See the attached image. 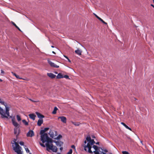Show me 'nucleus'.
Here are the masks:
<instances>
[{
  "label": "nucleus",
  "instance_id": "obj_28",
  "mask_svg": "<svg viewBox=\"0 0 154 154\" xmlns=\"http://www.w3.org/2000/svg\"><path fill=\"white\" fill-rule=\"evenodd\" d=\"M62 136L60 134L57 137L56 139H59L60 138H62Z\"/></svg>",
  "mask_w": 154,
  "mask_h": 154
},
{
  "label": "nucleus",
  "instance_id": "obj_26",
  "mask_svg": "<svg viewBox=\"0 0 154 154\" xmlns=\"http://www.w3.org/2000/svg\"><path fill=\"white\" fill-rule=\"evenodd\" d=\"M16 77L18 79H23V80H24V79H22V78H20V77L19 76V75H16Z\"/></svg>",
  "mask_w": 154,
  "mask_h": 154
},
{
  "label": "nucleus",
  "instance_id": "obj_32",
  "mask_svg": "<svg viewBox=\"0 0 154 154\" xmlns=\"http://www.w3.org/2000/svg\"><path fill=\"white\" fill-rule=\"evenodd\" d=\"M63 78H65L66 79H68L69 78V76L68 75H65L64 76H63Z\"/></svg>",
  "mask_w": 154,
  "mask_h": 154
},
{
  "label": "nucleus",
  "instance_id": "obj_4",
  "mask_svg": "<svg viewBox=\"0 0 154 154\" xmlns=\"http://www.w3.org/2000/svg\"><path fill=\"white\" fill-rule=\"evenodd\" d=\"M58 120L60 119L61 121L64 123H66V118L64 116H59L58 117Z\"/></svg>",
  "mask_w": 154,
  "mask_h": 154
},
{
  "label": "nucleus",
  "instance_id": "obj_49",
  "mask_svg": "<svg viewBox=\"0 0 154 154\" xmlns=\"http://www.w3.org/2000/svg\"><path fill=\"white\" fill-rule=\"evenodd\" d=\"M2 80L1 79H0V81L2 82Z\"/></svg>",
  "mask_w": 154,
  "mask_h": 154
},
{
  "label": "nucleus",
  "instance_id": "obj_31",
  "mask_svg": "<svg viewBox=\"0 0 154 154\" xmlns=\"http://www.w3.org/2000/svg\"><path fill=\"white\" fill-rule=\"evenodd\" d=\"M49 129V128H44V129L43 130L45 132H46Z\"/></svg>",
  "mask_w": 154,
  "mask_h": 154
},
{
  "label": "nucleus",
  "instance_id": "obj_38",
  "mask_svg": "<svg viewBox=\"0 0 154 154\" xmlns=\"http://www.w3.org/2000/svg\"><path fill=\"white\" fill-rule=\"evenodd\" d=\"M40 145L42 146H43V147H45V145L41 143H40Z\"/></svg>",
  "mask_w": 154,
  "mask_h": 154
},
{
  "label": "nucleus",
  "instance_id": "obj_23",
  "mask_svg": "<svg viewBox=\"0 0 154 154\" xmlns=\"http://www.w3.org/2000/svg\"><path fill=\"white\" fill-rule=\"evenodd\" d=\"M16 117H17V119L18 120V121H19L21 120V118L20 116L19 115H17Z\"/></svg>",
  "mask_w": 154,
  "mask_h": 154
},
{
  "label": "nucleus",
  "instance_id": "obj_46",
  "mask_svg": "<svg viewBox=\"0 0 154 154\" xmlns=\"http://www.w3.org/2000/svg\"><path fill=\"white\" fill-rule=\"evenodd\" d=\"M102 153L103 154H106V153H105L103 152H102Z\"/></svg>",
  "mask_w": 154,
  "mask_h": 154
},
{
  "label": "nucleus",
  "instance_id": "obj_47",
  "mask_svg": "<svg viewBox=\"0 0 154 154\" xmlns=\"http://www.w3.org/2000/svg\"><path fill=\"white\" fill-rule=\"evenodd\" d=\"M52 53H53V54H56V53H55L54 51H52Z\"/></svg>",
  "mask_w": 154,
  "mask_h": 154
},
{
  "label": "nucleus",
  "instance_id": "obj_42",
  "mask_svg": "<svg viewBox=\"0 0 154 154\" xmlns=\"http://www.w3.org/2000/svg\"><path fill=\"white\" fill-rule=\"evenodd\" d=\"M63 149V148L62 147H61L60 148V151H61Z\"/></svg>",
  "mask_w": 154,
  "mask_h": 154
},
{
  "label": "nucleus",
  "instance_id": "obj_29",
  "mask_svg": "<svg viewBox=\"0 0 154 154\" xmlns=\"http://www.w3.org/2000/svg\"><path fill=\"white\" fill-rule=\"evenodd\" d=\"M122 153L123 154H129L128 152L126 151H122Z\"/></svg>",
  "mask_w": 154,
  "mask_h": 154
},
{
  "label": "nucleus",
  "instance_id": "obj_51",
  "mask_svg": "<svg viewBox=\"0 0 154 154\" xmlns=\"http://www.w3.org/2000/svg\"><path fill=\"white\" fill-rule=\"evenodd\" d=\"M2 100L1 99V98H0V101H2Z\"/></svg>",
  "mask_w": 154,
  "mask_h": 154
},
{
  "label": "nucleus",
  "instance_id": "obj_25",
  "mask_svg": "<svg viewBox=\"0 0 154 154\" xmlns=\"http://www.w3.org/2000/svg\"><path fill=\"white\" fill-rule=\"evenodd\" d=\"M45 132V131H44V130H41L40 132V134L41 135H42L43 134H45L44 133Z\"/></svg>",
  "mask_w": 154,
  "mask_h": 154
},
{
  "label": "nucleus",
  "instance_id": "obj_7",
  "mask_svg": "<svg viewBox=\"0 0 154 154\" xmlns=\"http://www.w3.org/2000/svg\"><path fill=\"white\" fill-rule=\"evenodd\" d=\"M34 135V133L33 131L32 130H30L26 134L27 137H32Z\"/></svg>",
  "mask_w": 154,
  "mask_h": 154
},
{
  "label": "nucleus",
  "instance_id": "obj_52",
  "mask_svg": "<svg viewBox=\"0 0 154 154\" xmlns=\"http://www.w3.org/2000/svg\"><path fill=\"white\" fill-rule=\"evenodd\" d=\"M153 2L154 3V2Z\"/></svg>",
  "mask_w": 154,
  "mask_h": 154
},
{
  "label": "nucleus",
  "instance_id": "obj_48",
  "mask_svg": "<svg viewBox=\"0 0 154 154\" xmlns=\"http://www.w3.org/2000/svg\"><path fill=\"white\" fill-rule=\"evenodd\" d=\"M51 47L53 48H54V47L53 46H51Z\"/></svg>",
  "mask_w": 154,
  "mask_h": 154
},
{
  "label": "nucleus",
  "instance_id": "obj_50",
  "mask_svg": "<svg viewBox=\"0 0 154 154\" xmlns=\"http://www.w3.org/2000/svg\"><path fill=\"white\" fill-rule=\"evenodd\" d=\"M96 144H99V143L97 142V143H96Z\"/></svg>",
  "mask_w": 154,
  "mask_h": 154
},
{
  "label": "nucleus",
  "instance_id": "obj_22",
  "mask_svg": "<svg viewBox=\"0 0 154 154\" xmlns=\"http://www.w3.org/2000/svg\"><path fill=\"white\" fill-rule=\"evenodd\" d=\"M13 25L14 26L19 30L20 31V29L13 22H12Z\"/></svg>",
  "mask_w": 154,
  "mask_h": 154
},
{
  "label": "nucleus",
  "instance_id": "obj_43",
  "mask_svg": "<svg viewBox=\"0 0 154 154\" xmlns=\"http://www.w3.org/2000/svg\"><path fill=\"white\" fill-rule=\"evenodd\" d=\"M64 57H65V58H66L67 59H68V57L67 56H65V55H64Z\"/></svg>",
  "mask_w": 154,
  "mask_h": 154
},
{
  "label": "nucleus",
  "instance_id": "obj_45",
  "mask_svg": "<svg viewBox=\"0 0 154 154\" xmlns=\"http://www.w3.org/2000/svg\"><path fill=\"white\" fill-rule=\"evenodd\" d=\"M151 6L153 8H154V5H153L151 4Z\"/></svg>",
  "mask_w": 154,
  "mask_h": 154
},
{
  "label": "nucleus",
  "instance_id": "obj_9",
  "mask_svg": "<svg viewBox=\"0 0 154 154\" xmlns=\"http://www.w3.org/2000/svg\"><path fill=\"white\" fill-rule=\"evenodd\" d=\"M19 133V130L18 127H15L14 128V134L17 135Z\"/></svg>",
  "mask_w": 154,
  "mask_h": 154
},
{
  "label": "nucleus",
  "instance_id": "obj_5",
  "mask_svg": "<svg viewBox=\"0 0 154 154\" xmlns=\"http://www.w3.org/2000/svg\"><path fill=\"white\" fill-rule=\"evenodd\" d=\"M48 62L49 64L50 65V66L53 67H55L57 68H58L59 67V66H57L56 64H55L54 63H52L51 61H50L49 60H48Z\"/></svg>",
  "mask_w": 154,
  "mask_h": 154
},
{
  "label": "nucleus",
  "instance_id": "obj_27",
  "mask_svg": "<svg viewBox=\"0 0 154 154\" xmlns=\"http://www.w3.org/2000/svg\"><path fill=\"white\" fill-rule=\"evenodd\" d=\"M72 151L71 149H70L69 152L67 153V154H71L72 153Z\"/></svg>",
  "mask_w": 154,
  "mask_h": 154
},
{
  "label": "nucleus",
  "instance_id": "obj_11",
  "mask_svg": "<svg viewBox=\"0 0 154 154\" xmlns=\"http://www.w3.org/2000/svg\"><path fill=\"white\" fill-rule=\"evenodd\" d=\"M54 142L56 143L57 146H61L63 144V143L60 141H54Z\"/></svg>",
  "mask_w": 154,
  "mask_h": 154
},
{
  "label": "nucleus",
  "instance_id": "obj_20",
  "mask_svg": "<svg viewBox=\"0 0 154 154\" xmlns=\"http://www.w3.org/2000/svg\"><path fill=\"white\" fill-rule=\"evenodd\" d=\"M72 123L74 125L76 126H78L80 125V123L79 122H72Z\"/></svg>",
  "mask_w": 154,
  "mask_h": 154
},
{
  "label": "nucleus",
  "instance_id": "obj_24",
  "mask_svg": "<svg viewBox=\"0 0 154 154\" xmlns=\"http://www.w3.org/2000/svg\"><path fill=\"white\" fill-rule=\"evenodd\" d=\"M99 20L101 22H102L103 23L106 24L107 25V24L105 22V21H104L101 18H100L99 19Z\"/></svg>",
  "mask_w": 154,
  "mask_h": 154
},
{
  "label": "nucleus",
  "instance_id": "obj_21",
  "mask_svg": "<svg viewBox=\"0 0 154 154\" xmlns=\"http://www.w3.org/2000/svg\"><path fill=\"white\" fill-rule=\"evenodd\" d=\"M91 137L90 136H87L86 138V140L88 141V143H89L91 140Z\"/></svg>",
  "mask_w": 154,
  "mask_h": 154
},
{
  "label": "nucleus",
  "instance_id": "obj_34",
  "mask_svg": "<svg viewBox=\"0 0 154 154\" xmlns=\"http://www.w3.org/2000/svg\"><path fill=\"white\" fill-rule=\"evenodd\" d=\"M20 144L21 145H24V143L22 141H21L20 142Z\"/></svg>",
  "mask_w": 154,
  "mask_h": 154
},
{
  "label": "nucleus",
  "instance_id": "obj_44",
  "mask_svg": "<svg viewBox=\"0 0 154 154\" xmlns=\"http://www.w3.org/2000/svg\"><path fill=\"white\" fill-rule=\"evenodd\" d=\"M68 61L69 62H71V60L69 59V58H68V59H67Z\"/></svg>",
  "mask_w": 154,
  "mask_h": 154
},
{
  "label": "nucleus",
  "instance_id": "obj_40",
  "mask_svg": "<svg viewBox=\"0 0 154 154\" xmlns=\"http://www.w3.org/2000/svg\"><path fill=\"white\" fill-rule=\"evenodd\" d=\"M71 147L72 148L75 149V146L74 145H72L71 146Z\"/></svg>",
  "mask_w": 154,
  "mask_h": 154
},
{
  "label": "nucleus",
  "instance_id": "obj_16",
  "mask_svg": "<svg viewBox=\"0 0 154 154\" xmlns=\"http://www.w3.org/2000/svg\"><path fill=\"white\" fill-rule=\"evenodd\" d=\"M58 110L57 108L56 107H55L53 111L52 112V113L53 114H55L56 113L57 111Z\"/></svg>",
  "mask_w": 154,
  "mask_h": 154
},
{
  "label": "nucleus",
  "instance_id": "obj_2",
  "mask_svg": "<svg viewBox=\"0 0 154 154\" xmlns=\"http://www.w3.org/2000/svg\"><path fill=\"white\" fill-rule=\"evenodd\" d=\"M83 146L84 148V150L92 154L93 152L95 154H100V151L98 147L97 146L93 145L92 148L94 149V150L93 152L91 149L92 146L89 143H87L86 140L85 141Z\"/></svg>",
  "mask_w": 154,
  "mask_h": 154
},
{
  "label": "nucleus",
  "instance_id": "obj_30",
  "mask_svg": "<svg viewBox=\"0 0 154 154\" xmlns=\"http://www.w3.org/2000/svg\"><path fill=\"white\" fill-rule=\"evenodd\" d=\"M126 128L129 129V130L131 131L132 130L131 128L129 127L127 125H126V126L125 127Z\"/></svg>",
  "mask_w": 154,
  "mask_h": 154
},
{
  "label": "nucleus",
  "instance_id": "obj_39",
  "mask_svg": "<svg viewBox=\"0 0 154 154\" xmlns=\"http://www.w3.org/2000/svg\"><path fill=\"white\" fill-rule=\"evenodd\" d=\"M11 73L13 74V75H14L16 77V75H17V74L16 73L13 72H11Z\"/></svg>",
  "mask_w": 154,
  "mask_h": 154
},
{
  "label": "nucleus",
  "instance_id": "obj_36",
  "mask_svg": "<svg viewBox=\"0 0 154 154\" xmlns=\"http://www.w3.org/2000/svg\"><path fill=\"white\" fill-rule=\"evenodd\" d=\"M26 150L27 153H29V150L28 148H26L25 149Z\"/></svg>",
  "mask_w": 154,
  "mask_h": 154
},
{
  "label": "nucleus",
  "instance_id": "obj_6",
  "mask_svg": "<svg viewBox=\"0 0 154 154\" xmlns=\"http://www.w3.org/2000/svg\"><path fill=\"white\" fill-rule=\"evenodd\" d=\"M11 120L13 125L15 127H18L19 125L18 123L15 121L14 118H12Z\"/></svg>",
  "mask_w": 154,
  "mask_h": 154
},
{
  "label": "nucleus",
  "instance_id": "obj_15",
  "mask_svg": "<svg viewBox=\"0 0 154 154\" xmlns=\"http://www.w3.org/2000/svg\"><path fill=\"white\" fill-rule=\"evenodd\" d=\"M57 79H61L63 78V76L62 75L61 73H59L57 75Z\"/></svg>",
  "mask_w": 154,
  "mask_h": 154
},
{
  "label": "nucleus",
  "instance_id": "obj_13",
  "mask_svg": "<svg viewBox=\"0 0 154 154\" xmlns=\"http://www.w3.org/2000/svg\"><path fill=\"white\" fill-rule=\"evenodd\" d=\"M29 116L31 119H32L33 120H35L36 117V116L35 114H29Z\"/></svg>",
  "mask_w": 154,
  "mask_h": 154
},
{
  "label": "nucleus",
  "instance_id": "obj_8",
  "mask_svg": "<svg viewBox=\"0 0 154 154\" xmlns=\"http://www.w3.org/2000/svg\"><path fill=\"white\" fill-rule=\"evenodd\" d=\"M47 75L50 78L52 79L56 77V75L51 73H47Z\"/></svg>",
  "mask_w": 154,
  "mask_h": 154
},
{
  "label": "nucleus",
  "instance_id": "obj_10",
  "mask_svg": "<svg viewBox=\"0 0 154 154\" xmlns=\"http://www.w3.org/2000/svg\"><path fill=\"white\" fill-rule=\"evenodd\" d=\"M75 52L76 54L79 55H82V51L79 48H78L77 50H75Z\"/></svg>",
  "mask_w": 154,
  "mask_h": 154
},
{
  "label": "nucleus",
  "instance_id": "obj_18",
  "mask_svg": "<svg viewBox=\"0 0 154 154\" xmlns=\"http://www.w3.org/2000/svg\"><path fill=\"white\" fill-rule=\"evenodd\" d=\"M89 143L92 146L95 143V142L93 139H91V140Z\"/></svg>",
  "mask_w": 154,
  "mask_h": 154
},
{
  "label": "nucleus",
  "instance_id": "obj_3",
  "mask_svg": "<svg viewBox=\"0 0 154 154\" xmlns=\"http://www.w3.org/2000/svg\"><path fill=\"white\" fill-rule=\"evenodd\" d=\"M17 141V139H14L13 142H11V143L13 144L12 146L13 149L15 152H17V154H22L21 150V147L16 142Z\"/></svg>",
  "mask_w": 154,
  "mask_h": 154
},
{
  "label": "nucleus",
  "instance_id": "obj_41",
  "mask_svg": "<svg viewBox=\"0 0 154 154\" xmlns=\"http://www.w3.org/2000/svg\"><path fill=\"white\" fill-rule=\"evenodd\" d=\"M1 73L2 74H4L5 73V72L4 71H3L2 70H1Z\"/></svg>",
  "mask_w": 154,
  "mask_h": 154
},
{
  "label": "nucleus",
  "instance_id": "obj_37",
  "mask_svg": "<svg viewBox=\"0 0 154 154\" xmlns=\"http://www.w3.org/2000/svg\"><path fill=\"white\" fill-rule=\"evenodd\" d=\"M121 124H122V125H123L125 127L126 125L125 123H124L123 122H121Z\"/></svg>",
  "mask_w": 154,
  "mask_h": 154
},
{
  "label": "nucleus",
  "instance_id": "obj_1",
  "mask_svg": "<svg viewBox=\"0 0 154 154\" xmlns=\"http://www.w3.org/2000/svg\"><path fill=\"white\" fill-rule=\"evenodd\" d=\"M41 140L43 143L47 142L45 144L47 147V150L48 149L51 150L53 152H57V148L56 146L53 145L52 143L53 140L50 138L47 133H45L41 136Z\"/></svg>",
  "mask_w": 154,
  "mask_h": 154
},
{
  "label": "nucleus",
  "instance_id": "obj_17",
  "mask_svg": "<svg viewBox=\"0 0 154 154\" xmlns=\"http://www.w3.org/2000/svg\"><path fill=\"white\" fill-rule=\"evenodd\" d=\"M53 134V132L52 131H51L49 133L50 136L52 138H54V134Z\"/></svg>",
  "mask_w": 154,
  "mask_h": 154
},
{
  "label": "nucleus",
  "instance_id": "obj_14",
  "mask_svg": "<svg viewBox=\"0 0 154 154\" xmlns=\"http://www.w3.org/2000/svg\"><path fill=\"white\" fill-rule=\"evenodd\" d=\"M36 114L37 116L39 118H42L44 117V116L43 115L41 114L38 112H36Z\"/></svg>",
  "mask_w": 154,
  "mask_h": 154
},
{
  "label": "nucleus",
  "instance_id": "obj_35",
  "mask_svg": "<svg viewBox=\"0 0 154 154\" xmlns=\"http://www.w3.org/2000/svg\"><path fill=\"white\" fill-rule=\"evenodd\" d=\"M94 14L95 16V17L99 20L100 17H99L98 16H97L96 14H95L94 13Z\"/></svg>",
  "mask_w": 154,
  "mask_h": 154
},
{
  "label": "nucleus",
  "instance_id": "obj_33",
  "mask_svg": "<svg viewBox=\"0 0 154 154\" xmlns=\"http://www.w3.org/2000/svg\"><path fill=\"white\" fill-rule=\"evenodd\" d=\"M29 100H30V101H32V102H39V101H35V100H32L31 99H29Z\"/></svg>",
  "mask_w": 154,
  "mask_h": 154
},
{
  "label": "nucleus",
  "instance_id": "obj_12",
  "mask_svg": "<svg viewBox=\"0 0 154 154\" xmlns=\"http://www.w3.org/2000/svg\"><path fill=\"white\" fill-rule=\"evenodd\" d=\"M43 120L42 119H39L37 122V125L38 126H40L43 123Z\"/></svg>",
  "mask_w": 154,
  "mask_h": 154
},
{
  "label": "nucleus",
  "instance_id": "obj_19",
  "mask_svg": "<svg viewBox=\"0 0 154 154\" xmlns=\"http://www.w3.org/2000/svg\"><path fill=\"white\" fill-rule=\"evenodd\" d=\"M22 122L25 125H28V122H27L25 120L23 119L22 120Z\"/></svg>",
  "mask_w": 154,
  "mask_h": 154
}]
</instances>
